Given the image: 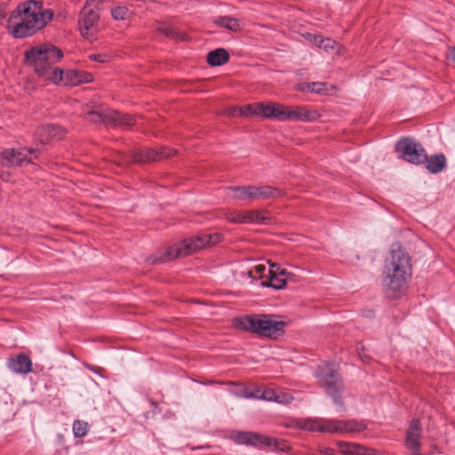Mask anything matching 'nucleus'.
Wrapping results in <instances>:
<instances>
[{
    "instance_id": "f257e3e1",
    "label": "nucleus",
    "mask_w": 455,
    "mask_h": 455,
    "mask_svg": "<svg viewBox=\"0 0 455 455\" xmlns=\"http://www.w3.org/2000/svg\"><path fill=\"white\" fill-rule=\"evenodd\" d=\"M52 10L42 2L28 0L20 4L7 20V29L15 38L32 36L43 29L52 19Z\"/></svg>"
},
{
    "instance_id": "f03ea898",
    "label": "nucleus",
    "mask_w": 455,
    "mask_h": 455,
    "mask_svg": "<svg viewBox=\"0 0 455 455\" xmlns=\"http://www.w3.org/2000/svg\"><path fill=\"white\" fill-rule=\"evenodd\" d=\"M411 275L408 254L400 247L392 249L383 270L382 283L387 295L391 299L402 296L406 291Z\"/></svg>"
},
{
    "instance_id": "7ed1b4c3",
    "label": "nucleus",
    "mask_w": 455,
    "mask_h": 455,
    "mask_svg": "<svg viewBox=\"0 0 455 455\" xmlns=\"http://www.w3.org/2000/svg\"><path fill=\"white\" fill-rule=\"evenodd\" d=\"M63 57L62 52L51 44H37L24 53V62L36 76L46 82H58L60 68L54 66Z\"/></svg>"
},
{
    "instance_id": "20e7f679",
    "label": "nucleus",
    "mask_w": 455,
    "mask_h": 455,
    "mask_svg": "<svg viewBox=\"0 0 455 455\" xmlns=\"http://www.w3.org/2000/svg\"><path fill=\"white\" fill-rule=\"evenodd\" d=\"M235 325L245 331L276 339L284 332L285 323L272 315H250L235 321Z\"/></svg>"
},
{
    "instance_id": "39448f33",
    "label": "nucleus",
    "mask_w": 455,
    "mask_h": 455,
    "mask_svg": "<svg viewBox=\"0 0 455 455\" xmlns=\"http://www.w3.org/2000/svg\"><path fill=\"white\" fill-rule=\"evenodd\" d=\"M299 426L307 431L339 434H355L366 428V424L363 421L326 419H304L299 422Z\"/></svg>"
},
{
    "instance_id": "423d86ee",
    "label": "nucleus",
    "mask_w": 455,
    "mask_h": 455,
    "mask_svg": "<svg viewBox=\"0 0 455 455\" xmlns=\"http://www.w3.org/2000/svg\"><path fill=\"white\" fill-rule=\"evenodd\" d=\"M222 238L220 233L201 234L194 237L185 239L167 249L164 259L170 260L178 257H185L210 246L215 245Z\"/></svg>"
},
{
    "instance_id": "0eeeda50",
    "label": "nucleus",
    "mask_w": 455,
    "mask_h": 455,
    "mask_svg": "<svg viewBox=\"0 0 455 455\" xmlns=\"http://www.w3.org/2000/svg\"><path fill=\"white\" fill-rule=\"evenodd\" d=\"M286 271L277 265L258 263L251 267L248 275L254 279H260L261 285L280 290L286 285Z\"/></svg>"
},
{
    "instance_id": "6e6552de",
    "label": "nucleus",
    "mask_w": 455,
    "mask_h": 455,
    "mask_svg": "<svg viewBox=\"0 0 455 455\" xmlns=\"http://www.w3.org/2000/svg\"><path fill=\"white\" fill-rule=\"evenodd\" d=\"M101 0H87L80 12L79 29L81 35L85 38H91L99 29L100 15L99 10Z\"/></svg>"
},
{
    "instance_id": "1a4fd4ad",
    "label": "nucleus",
    "mask_w": 455,
    "mask_h": 455,
    "mask_svg": "<svg viewBox=\"0 0 455 455\" xmlns=\"http://www.w3.org/2000/svg\"><path fill=\"white\" fill-rule=\"evenodd\" d=\"M37 157V152L31 148H10L0 149V164L4 167H20Z\"/></svg>"
},
{
    "instance_id": "9d476101",
    "label": "nucleus",
    "mask_w": 455,
    "mask_h": 455,
    "mask_svg": "<svg viewBox=\"0 0 455 455\" xmlns=\"http://www.w3.org/2000/svg\"><path fill=\"white\" fill-rule=\"evenodd\" d=\"M315 375L321 384L325 387L327 393L332 396L334 403L340 404L341 403L336 394L342 389V383L335 365L333 363H323L318 367Z\"/></svg>"
},
{
    "instance_id": "9b49d317",
    "label": "nucleus",
    "mask_w": 455,
    "mask_h": 455,
    "mask_svg": "<svg viewBox=\"0 0 455 455\" xmlns=\"http://www.w3.org/2000/svg\"><path fill=\"white\" fill-rule=\"evenodd\" d=\"M280 195V191L268 186L233 187L228 188V196L236 200H256L275 197Z\"/></svg>"
},
{
    "instance_id": "f8f14e48",
    "label": "nucleus",
    "mask_w": 455,
    "mask_h": 455,
    "mask_svg": "<svg viewBox=\"0 0 455 455\" xmlns=\"http://www.w3.org/2000/svg\"><path fill=\"white\" fill-rule=\"evenodd\" d=\"M229 438L237 444L253 445L259 448L267 447L277 450H284V445H280L276 439L267 435L251 432L233 431Z\"/></svg>"
},
{
    "instance_id": "ddd939ff",
    "label": "nucleus",
    "mask_w": 455,
    "mask_h": 455,
    "mask_svg": "<svg viewBox=\"0 0 455 455\" xmlns=\"http://www.w3.org/2000/svg\"><path fill=\"white\" fill-rule=\"evenodd\" d=\"M396 150L403 154V159L413 164H420L427 160V155L422 146L407 138L397 142Z\"/></svg>"
},
{
    "instance_id": "4468645a",
    "label": "nucleus",
    "mask_w": 455,
    "mask_h": 455,
    "mask_svg": "<svg viewBox=\"0 0 455 455\" xmlns=\"http://www.w3.org/2000/svg\"><path fill=\"white\" fill-rule=\"evenodd\" d=\"M60 80L58 82H50L56 85L64 86H77L82 84L91 83L92 81V75L88 72L76 71L74 69L63 70L60 68L59 75Z\"/></svg>"
},
{
    "instance_id": "2eb2a0df",
    "label": "nucleus",
    "mask_w": 455,
    "mask_h": 455,
    "mask_svg": "<svg viewBox=\"0 0 455 455\" xmlns=\"http://www.w3.org/2000/svg\"><path fill=\"white\" fill-rule=\"evenodd\" d=\"M321 117L315 109H308L303 106L287 107L286 122H315Z\"/></svg>"
},
{
    "instance_id": "dca6fc26",
    "label": "nucleus",
    "mask_w": 455,
    "mask_h": 455,
    "mask_svg": "<svg viewBox=\"0 0 455 455\" xmlns=\"http://www.w3.org/2000/svg\"><path fill=\"white\" fill-rule=\"evenodd\" d=\"M287 107L275 101L263 102L260 106L261 117L286 122Z\"/></svg>"
},
{
    "instance_id": "f3484780",
    "label": "nucleus",
    "mask_w": 455,
    "mask_h": 455,
    "mask_svg": "<svg viewBox=\"0 0 455 455\" xmlns=\"http://www.w3.org/2000/svg\"><path fill=\"white\" fill-rule=\"evenodd\" d=\"M337 447L343 455H377L379 452L378 450L347 442H338Z\"/></svg>"
},
{
    "instance_id": "a211bd4d",
    "label": "nucleus",
    "mask_w": 455,
    "mask_h": 455,
    "mask_svg": "<svg viewBox=\"0 0 455 455\" xmlns=\"http://www.w3.org/2000/svg\"><path fill=\"white\" fill-rule=\"evenodd\" d=\"M304 36L316 47L323 49L325 52L334 51L336 53L340 52L341 46L331 38H323L320 36L310 33L306 34Z\"/></svg>"
},
{
    "instance_id": "6ab92c4d",
    "label": "nucleus",
    "mask_w": 455,
    "mask_h": 455,
    "mask_svg": "<svg viewBox=\"0 0 455 455\" xmlns=\"http://www.w3.org/2000/svg\"><path fill=\"white\" fill-rule=\"evenodd\" d=\"M8 367L15 373L26 374L32 371V362L28 356L19 355L8 361Z\"/></svg>"
},
{
    "instance_id": "aec40b11",
    "label": "nucleus",
    "mask_w": 455,
    "mask_h": 455,
    "mask_svg": "<svg viewBox=\"0 0 455 455\" xmlns=\"http://www.w3.org/2000/svg\"><path fill=\"white\" fill-rule=\"evenodd\" d=\"M420 423L418 419H413L411 422V425L407 431V435L405 439L406 446L412 450L417 451L419 446V437H420Z\"/></svg>"
},
{
    "instance_id": "412c9836",
    "label": "nucleus",
    "mask_w": 455,
    "mask_h": 455,
    "mask_svg": "<svg viewBox=\"0 0 455 455\" xmlns=\"http://www.w3.org/2000/svg\"><path fill=\"white\" fill-rule=\"evenodd\" d=\"M61 135V128L55 125H43L36 131V136L41 143H46L52 139H60Z\"/></svg>"
},
{
    "instance_id": "4be33fe9",
    "label": "nucleus",
    "mask_w": 455,
    "mask_h": 455,
    "mask_svg": "<svg viewBox=\"0 0 455 455\" xmlns=\"http://www.w3.org/2000/svg\"><path fill=\"white\" fill-rule=\"evenodd\" d=\"M229 55L223 48H219L208 53L207 61L211 66H220L228 60Z\"/></svg>"
},
{
    "instance_id": "5701e85b",
    "label": "nucleus",
    "mask_w": 455,
    "mask_h": 455,
    "mask_svg": "<svg viewBox=\"0 0 455 455\" xmlns=\"http://www.w3.org/2000/svg\"><path fill=\"white\" fill-rule=\"evenodd\" d=\"M445 162V157L442 154L432 156L429 158L427 157L425 161L427 164L426 167L431 173H438L443 171Z\"/></svg>"
},
{
    "instance_id": "b1692460",
    "label": "nucleus",
    "mask_w": 455,
    "mask_h": 455,
    "mask_svg": "<svg viewBox=\"0 0 455 455\" xmlns=\"http://www.w3.org/2000/svg\"><path fill=\"white\" fill-rule=\"evenodd\" d=\"M269 217L259 211L243 212L242 223H267Z\"/></svg>"
},
{
    "instance_id": "393cba45",
    "label": "nucleus",
    "mask_w": 455,
    "mask_h": 455,
    "mask_svg": "<svg viewBox=\"0 0 455 455\" xmlns=\"http://www.w3.org/2000/svg\"><path fill=\"white\" fill-rule=\"evenodd\" d=\"M214 23L220 27L225 28L230 31L236 32L241 29V22L237 19L230 18L228 16L219 17L214 20Z\"/></svg>"
},
{
    "instance_id": "a878e982",
    "label": "nucleus",
    "mask_w": 455,
    "mask_h": 455,
    "mask_svg": "<svg viewBox=\"0 0 455 455\" xmlns=\"http://www.w3.org/2000/svg\"><path fill=\"white\" fill-rule=\"evenodd\" d=\"M263 102H257L255 104H248L241 107L239 109V116L250 117V116H259L261 117L260 106Z\"/></svg>"
},
{
    "instance_id": "bb28decb",
    "label": "nucleus",
    "mask_w": 455,
    "mask_h": 455,
    "mask_svg": "<svg viewBox=\"0 0 455 455\" xmlns=\"http://www.w3.org/2000/svg\"><path fill=\"white\" fill-rule=\"evenodd\" d=\"M307 91L319 93V94H329L331 90H335L336 88L332 85H329L324 83L314 82L308 83L307 84Z\"/></svg>"
},
{
    "instance_id": "cd10ccee",
    "label": "nucleus",
    "mask_w": 455,
    "mask_h": 455,
    "mask_svg": "<svg viewBox=\"0 0 455 455\" xmlns=\"http://www.w3.org/2000/svg\"><path fill=\"white\" fill-rule=\"evenodd\" d=\"M111 14L116 20H125L132 17V12L125 6H116L112 9Z\"/></svg>"
},
{
    "instance_id": "c85d7f7f",
    "label": "nucleus",
    "mask_w": 455,
    "mask_h": 455,
    "mask_svg": "<svg viewBox=\"0 0 455 455\" xmlns=\"http://www.w3.org/2000/svg\"><path fill=\"white\" fill-rule=\"evenodd\" d=\"M176 153L175 150L170 148H163L160 152L150 149L147 152V159L148 160H157L162 157H170L171 156Z\"/></svg>"
},
{
    "instance_id": "c756f323",
    "label": "nucleus",
    "mask_w": 455,
    "mask_h": 455,
    "mask_svg": "<svg viewBox=\"0 0 455 455\" xmlns=\"http://www.w3.org/2000/svg\"><path fill=\"white\" fill-rule=\"evenodd\" d=\"M73 432L75 436L83 437L87 434V423L76 420L73 424Z\"/></svg>"
},
{
    "instance_id": "7c9ffc66",
    "label": "nucleus",
    "mask_w": 455,
    "mask_h": 455,
    "mask_svg": "<svg viewBox=\"0 0 455 455\" xmlns=\"http://www.w3.org/2000/svg\"><path fill=\"white\" fill-rule=\"evenodd\" d=\"M293 400V397L288 393H277L275 402L278 403L288 404Z\"/></svg>"
},
{
    "instance_id": "2f4dec72",
    "label": "nucleus",
    "mask_w": 455,
    "mask_h": 455,
    "mask_svg": "<svg viewBox=\"0 0 455 455\" xmlns=\"http://www.w3.org/2000/svg\"><path fill=\"white\" fill-rule=\"evenodd\" d=\"M115 120L125 125H132L133 124V119L132 116L128 115H123L120 113L115 114Z\"/></svg>"
},
{
    "instance_id": "473e14b6",
    "label": "nucleus",
    "mask_w": 455,
    "mask_h": 455,
    "mask_svg": "<svg viewBox=\"0 0 455 455\" xmlns=\"http://www.w3.org/2000/svg\"><path fill=\"white\" fill-rule=\"evenodd\" d=\"M276 394L277 393L275 391H274L273 389H264L263 392L261 393V395H255L258 397H260L261 400L275 402Z\"/></svg>"
},
{
    "instance_id": "72a5a7b5",
    "label": "nucleus",
    "mask_w": 455,
    "mask_h": 455,
    "mask_svg": "<svg viewBox=\"0 0 455 455\" xmlns=\"http://www.w3.org/2000/svg\"><path fill=\"white\" fill-rule=\"evenodd\" d=\"M227 219L230 222L242 223L243 212H231L227 214Z\"/></svg>"
},
{
    "instance_id": "f704fd0d",
    "label": "nucleus",
    "mask_w": 455,
    "mask_h": 455,
    "mask_svg": "<svg viewBox=\"0 0 455 455\" xmlns=\"http://www.w3.org/2000/svg\"><path fill=\"white\" fill-rule=\"evenodd\" d=\"M89 58L92 60L98 61L100 63H105L109 60V56L105 53L91 54Z\"/></svg>"
},
{
    "instance_id": "c9c22d12",
    "label": "nucleus",
    "mask_w": 455,
    "mask_h": 455,
    "mask_svg": "<svg viewBox=\"0 0 455 455\" xmlns=\"http://www.w3.org/2000/svg\"><path fill=\"white\" fill-rule=\"evenodd\" d=\"M241 107H231L226 110V115L230 116H239V109Z\"/></svg>"
},
{
    "instance_id": "e433bc0d",
    "label": "nucleus",
    "mask_w": 455,
    "mask_h": 455,
    "mask_svg": "<svg viewBox=\"0 0 455 455\" xmlns=\"http://www.w3.org/2000/svg\"><path fill=\"white\" fill-rule=\"evenodd\" d=\"M262 392H263V390H262V389H260V388H257V389H255L253 392L246 393V394L244 395V396H245L246 398L260 399V397H258V396H256L255 395H261V393H262Z\"/></svg>"
},
{
    "instance_id": "4c0bfd02",
    "label": "nucleus",
    "mask_w": 455,
    "mask_h": 455,
    "mask_svg": "<svg viewBox=\"0 0 455 455\" xmlns=\"http://www.w3.org/2000/svg\"><path fill=\"white\" fill-rule=\"evenodd\" d=\"M160 30L167 36H174V31L171 28H160Z\"/></svg>"
},
{
    "instance_id": "58836bf2",
    "label": "nucleus",
    "mask_w": 455,
    "mask_h": 455,
    "mask_svg": "<svg viewBox=\"0 0 455 455\" xmlns=\"http://www.w3.org/2000/svg\"><path fill=\"white\" fill-rule=\"evenodd\" d=\"M448 57H449V58H450L453 62H455V47H452V48H450V49H449Z\"/></svg>"
},
{
    "instance_id": "ea45409f",
    "label": "nucleus",
    "mask_w": 455,
    "mask_h": 455,
    "mask_svg": "<svg viewBox=\"0 0 455 455\" xmlns=\"http://www.w3.org/2000/svg\"><path fill=\"white\" fill-rule=\"evenodd\" d=\"M307 84H299L296 85V89L298 91H301V92L307 91Z\"/></svg>"
},
{
    "instance_id": "a19ab883",
    "label": "nucleus",
    "mask_w": 455,
    "mask_h": 455,
    "mask_svg": "<svg viewBox=\"0 0 455 455\" xmlns=\"http://www.w3.org/2000/svg\"><path fill=\"white\" fill-rule=\"evenodd\" d=\"M92 116H93L92 121L101 120V116L98 112H92Z\"/></svg>"
},
{
    "instance_id": "79ce46f5",
    "label": "nucleus",
    "mask_w": 455,
    "mask_h": 455,
    "mask_svg": "<svg viewBox=\"0 0 455 455\" xmlns=\"http://www.w3.org/2000/svg\"><path fill=\"white\" fill-rule=\"evenodd\" d=\"M323 452L327 455H332L334 451L332 449H325Z\"/></svg>"
}]
</instances>
